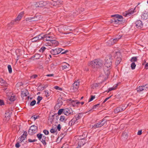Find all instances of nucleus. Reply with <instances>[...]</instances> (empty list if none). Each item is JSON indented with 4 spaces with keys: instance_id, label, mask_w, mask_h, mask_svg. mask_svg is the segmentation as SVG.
Returning <instances> with one entry per match:
<instances>
[{
    "instance_id": "f257e3e1",
    "label": "nucleus",
    "mask_w": 148,
    "mask_h": 148,
    "mask_svg": "<svg viewBox=\"0 0 148 148\" xmlns=\"http://www.w3.org/2000/svg\"><path fill=\"white\" fill-rule=\"evenodd\" d=\"M103 64L102 60L99 59H96L89 62L88 64V65L93 68H98L101 67Z\"/></svg>"
},
{
    "instance_id": "f03ea898",
    "label": "nucleus",
    "mask_w": 148,
    "mask_h": 148,
    "mask_svg": "<svg viewBox=\"0 0 148 148\" xmlns=\"http://www.w3.org/2000/svg\"><path fill=\"white\" fill-rule=\"evenodd\" d=\"M112 17H115L112 20V22L116 24H120L123 23V21L122 20L123 16L121 15L118 14H115L111 16Z\"/></svg>"
},
{
    "instance_id": "7ed1b4c3",
    "label": "nucleus",
    "mask_w": 148,
    "mask_h": 148,
    "mask_svg": "<svg viewBox=\"0 0 148 148\" xmlns=\"http://www.w3.org/2000/svg\"><path fill=\"white\" fill-rule=\"evenodd\" d=\"M112 56L109 55L107 56L105 59L104 64L106 67H111L112 65Z\"/></svg>"
},
{
    "instance_id": "20e7f679",
    "label": "nucleus",
    "mask_w": 148,
    "mask_h": 148,
    "mask_svg": "<svg viewBox=\"0 0 148 148\" xmlns=\"http://www.w3.org/2000/svg\"><path fill=\"white\" fill-rule=\"evenodd\" d=\"M106 121L107 120L104 118L102 120L100 121L98 123L95 124L94 125H92V128L96 129L97 127H101L106 124Z\"/></svg>"
},
{
    "instance_id": "39448f33",
    "label": "nucleus",
    "mask_w": 148,
    "mask_h": 148,
    "mask_svg": "<svg viewBox=\"0 0 148 148\" xmlns=\"http://www.w3.org/2000/svg\"><path fill=\"white\" fill-rule=\"evenodd\" d=\"M121 37L122 36L121 35H119V36H117L115 38H111L107 42L108 45L110 46L113 45L115 42L120 39Z\"/></svg>"
},
{
    "instance_id": "423d86ee",
    "label": "nucleus",
    "mask_w": 148,
    "mask_h": 148,
    "mask_svg": "<svg viewBox=\"0 0 148 148\" xmlns=\"http://www.w3.org/2000/svg\"><path fill=\"white\" fill-rule=\"evenodd\" d=\"M81 116L79 115H76L69 123V125H72L75 123H77L78 120L80 119Z\"/></svg>"
},
{
    "instance_id": "0eeeda50",
    "label": "nucleus",
    "mask_w": 148,
    "mask_h": 148,
    "mask_svg": "<svg viewBox=\"0 0 148 148\" xmlns=\"http://www.w3.org/2000/svg\"><path fill=\"white\" fill-rule=\"evenodd\" d=\"M63 50V49L61 48H56L51 49L50 52L52 55H56L60 53Z\"/></svg>"
},
{
    "instance_id": "6e6552de",
    "label": "nucleus",
    "mask_w": 148,
    "mask_h": 148,
    "mask_svg": "<svg viewBox=\"0 0 148 148\" xmlns=\"http://www.w3.org/2000/svg\"><path fill=\"white\" fill-rule=\"evenodd\" d=\"M27 132L26 131H24V133L18 139L19 143L24 142V141L25 140L27 136Z\"/></svg>"
},
{
    "instance_id": "1a4fd4ad",
    "label": "nucleus",
    "mask_w": 148,
    "mask_h": 148,
    "mask_svg": "<svg viewBox=\"0 0 148 148\" xmlns=\"http://www.w3.org/2000/svg\"><path fill=\"white\" fill-rule=\"evenodd\" d=\"M41 17L40 15L36 16L33 17L28 18H26V21H29V22L33 21H36L39 20Z\"/></svg>"
},
{
    "instance_id": "9d476101",
    "label": "nucleus",
    "mask_w": 148,
    "mask_h": 148,
    "mask_svg": "<svg viewBox=\"0 0 148 148\" xmlns=\"http://www.w3.org/2000/svg\"><path fill=\"white\" fill-rule=\"evenodd\" d=\"M87 133H86L84 135H82V136H84V138L82 139H80L78 141V144L81 146H83L86 143V140L84 138L85 137L87 136Z\"/></svg>"
},
{
    "instance_id": "9b49d317",
    "label": "nucleus",
    "mask_w": 148,
    "mask_h": 148,
    "mask_svg": "<svg viewBox=\"0 0 148 148\" xmlns=\"http://www.w3.org/2000/svg\"><path fill=\"white\" fill-rule=\"evenodd\" d=\"M47 4V3L46 1H41L36 2V3L35 4V5L36 7H40L45 6Z\"/></svg>"
},
{
    "instance_id": "f8f14e48",
    "label": "nucleus",
    "mask_w": 148,
    "mask_h": 148,
    "mask_svg": "<svg viewBox=\"0 0 148 148\" xmlns=\"http://www.w3.org/2000/svg\"><path fill=\"white\" fill-rule=\"evenodd\" d=\"M148 88V84H147L140 86L137 88V91L138 92H140L142 91L143 90H146Z\"/></svg>"
},
{
    "instance_id": "ddd939ff",
    "label": "nucleus",
    "mask_w": 148,
    "mask_h": 148,
    "mask_svg": "<svg viewBox=\"0 0 148 148\" xmlns=\"http://www.w3.org/2000/svg\"><path fill=\"white\" fill-rule=\"evenodd\" d=\"M73 111L71 108H66L64 109V114L66 116L73 114Z\"/></svg>"
},
{
    "instance_id": "4468645a",
    "label": "nucleus",
    "mask_w": 148,
    "mask_h": 148,
    "mask_svg": "<svg viewBox=\"0 0 148 148\" xmlns=\"http://www.w3.org/2000/svg\"><path fill=\"white\" fill-rule=\"evenodd\" d=\"M111 69V67H106L105 66L104 68V72L105 74L107 75H108L110 73V70Z\"/></svg>"
},
{
    "instance_id": "2eb2a0df",
    "label": "nucleus",
    "mask_w": 148,
    "mask_h": 148,
    "mask_svg": "<svg viewBox=\"0 0 148 148\" xmlns=\"http://www.w3.org/2000/svg\"><path fill=\"white\" fill-rule=\"evenodd\" d=\"M79 85V82L77 81L75 82L73 84L72 87L74 91L77 90Z\"/></svg>"
},
{
    "instance_id": "dca6fc26",
    "label": "nucleus",
    "mask_w": 148,
    "mask_h": 148,
    "mask_svg": "<svg viewBox=\"0 0 148 148\" xmlns=\"http://www.w3.org/2000/svg\"><path fill=\"white\" fill-rule=\"evenodd\" d=\"M125 108H122V107L120 106L117 107L114 110V112L115 113H117L123 111Z\"/></svg>"
},
{
    "instance_id": "f3484780",
    "label": "nucleus",
    "mask_w": 148,
    "mask_h": 148,
    "mask_svg": "<svg viewBox=\"0 0 148 148\" xmlns=\"http://www.w3.org/2000/svg\"><path fill=\"white\" fill-rule=\"evenodd\" d=\"M136 26L138 28H140L142 27L143 26V24L140 20L137 21L136 22Z\"/></svg>"
},
{
    "instance_id": "a211bd4d",
    "label": "nucleus",
    "mask_w": 148,
    "mask_h": 148,
    "mask_svg": "<svg viewBox=\"0 0 148 148\" xmlns=\"http://www.w3.org/2000/svg\"><path fill=\"white\" fill-rule=\"evenodd\" d=\"M53 39L52 36H49V34H45L44 40L50 41L51 42Z\"/></svg>"
},
{
    "instance_id": "6ab92c4d",
    "label": "nucleus",
    "mask_w": 148,
    "mask_h": 148,
    "mask_svg": "<svg viewBox=\"0 0 148 148\" xmlns=\"http://www.w3.org/2000/svg\"><path fill=\"white\" fill-rule=\"evenodd\" d=\"M11 111H10V112H8L7 111L6 112L5 114L4 119L6 121H8L10 119V117L11 116Z\"/></svg>"
},
{
    "instance_id": "aec40b11",
    "label": "nucleus",
    "mask_w": 148,
    "mask_h": 148,
    "mask_svg": "<svg viewBox=\"0 0 148 148\" xmlns=\"http://www.w3.org/2000/svg\"><path fill=\"white\" fill-rule=\"evenodd\" d=\"M58 44L57 41L55 40H52L49 43V44H48V45L56 46H57Z\"/></svg>"
},
{
    "instance_id": "412c9836",
    "label": "nucleus",
    "mask_w": 148,
    "mask_h": 148,
    "mask_svg": "<svg viewBox=\"0 0 148 148\" xmlns=\"http://www.w3.org/2000/svg\"><path fill=\"white\" fill-rule=\"evenodd\" d=\"M136 8L134 9L131 8L128 12V13L126 14V16H129L133 14L135 12Z\"/></svg>"
},
{
    "instance_id": "4be33fe9",
    "label": "nucleus",
    "mask_w": 148,
    "mask_h": 148,
    "mask_svg": "<svg viewBox=\"0 0 148 148\" xmlns=\"http://www.w3.org/2000/svg\"><path fill=\"white\" fill-rule=\"evenodd\" d=\"M70 66V65L66 62H64L63 63L62 66V70H64L66 68H69Z\"/></svg>"
},
{
    "instance_id": "5701e85b",
    "label": "nucleus",
    "mask_w": 148,
    "mask_h": 148,
    "mask_svg": "<svg viewBox=\"0 0 148 148\" xmlns=\"http://www.w3.org/2000/svg\"><path fill=\"white\" fill-rule=\"evenodd\" d=\"M60 121L62 122H65L66 120V118L64 115H61L59 119Z\"/></svg>"
},
{
    "instance_id": "b1692460",
    "label": "nucleus",
    "mask_w": 148,
    "mask_h": 148,
    "mask_svg": "<svg viewBox=\"0 0 148 148\" xmlns=\"http://www.w3.org/2000/svg\"><path fill=\"white\" fill-rule=\"evenodd\" d=\"M37 36L38 37V40H40L43 39L44 40L45 35H44L43 34H41Z\"/></svg>"
},
{
    "instance_id": "393cba45",
    "label": "nucleus",
    "mask_w": 148,
    "mask_h": 148,
    "mask_svg": "<svg viewBox=\"0 0 148 148\" xmlns=\"http://www.w3.org/2000/svg\"><path fill=\"white\" fill-rule=\"evenodd\" d=\"M45 139L46 137L45 136H43L42 138H41V140H40L42 143L44 145H46V142H45Z\"/></svg>"
},
{
    "instance_id": "a878e982",
    "label": "nucleus",
    "mask_w": 148,
    "mask_h": 148,
    "mask_svg": "<svg viewBox=\"0 0 148 148\" xmlns=\"http://www.w3.org/2000/svg\"><path fill=\"white\" fill-rule=\"evenodd\" d=\"M80 102L77 101V100H73L71 102V103L73 106H75L76 105L79 104Z\"/></svg>"
},
{
    "instance_id": "bb28decb",
    "label": "nucleus",
    "mask_w": 148,
    "mask_h": 148,
    "mask_svg": "<svg viewBox=\"0 0 148 148\" xmlns=\"http://www.w3.org/2000/svg\"><path fill=\"white\" fill-rule=\"evenodd\" d=\"M23 13H21L19 14L17 17L16 18L15 20V21H18L20 20L22 17V15H23Z\"/></svg>"
},
{
    "instance_id": "cd10ccee",
    "label": "nucleus",
    "mask_w": 148,
    "mask_h": 148,
    "mask_svg": "<svg viewBox=\"0 0 148 148\" xmlns=\"http://www.w3.org/2000/svg\"><path fill=\"white\" fill-rule=\"evenodd\" d=\"M54 126H55V128H51L50 130H56V128H57V130H60L61 129V125L60 124L58 125H54Z\"/></svg>"
},
{
    "instance_id": "c85d7f7f",
    "label": "nucleus",
    "mask_w": 148,
    "mask_h": 148,
    "mask_svg": "<svg viewBox=\"0 0 148 148\" xmlns=\"http://www.w3.org/2000/svg\"><path fill=\"white\" fill-rule=\"evenodd\" d=\"M137 57H133L131 58L130 60V61L132 62H136L137 61Z\"/></svg>"
},
{
    "instance_id": "c756f323",
    "label": "nucleus",
    "mask_w": 148,
    "mask_h": 148,
    "mask_svg": "<svg viewBox=\"0 0 148 148\" xmlns=\"http://www.w3.org/2000/svg\"><path fill=\"white\" fill-rule=\"evenodd\" d=\"M30 40L31 41V42H34L37 41L38 40V37L36 36L34 37V38L31 39H30Z\"/></svg>"
},
{
    "instance_id": "7c9ffc66",
    "label": "nucleus",
    "mask_w": 148,
    "mask_h": 148,
    "mask_svg": "<svg viewBox=\"0 0 148 148\" xmlns=\"http://www.w3.org/2000/svg\"><path fill=\"white\" fill-rule=\"evenodd\" d=\"M117 86H118V85L116 84L115 86H114L112 87H111V88H110L108 89V92L110 91H111V90H115L116 88L117 87Z\"/></svg>"
},
{
    "instance_id": "2f4dec72",
    "label": "nucleus",
    "mask_w": 148,
    "mask_h": 148,
    "mask_svg": "<svg viewBox=\"0 0 148 148\" xmlns=\"http://www.w3.org/2000/svg\"><path fill=\"white\" fill-rule=\"evenodd\" d=\"M44 136H45L44 135L41 134H38L37 135V137L38 138L39 140H41V138H42V137Z\"/></svg>"
},
{
    "instance_id": "473e14b6",
    "label": "nucleus",
    "mask_w": 148,
    "mask_h": 148,
    "mask_svg": "<svg viewBox=\"0 0 148 148\" xmlns=\"http://www.w3.org/2000/svg\"><path fill=\"white\" fill-rule=\"evenodd\" d=\"M16 99V98L15 96L14 95H12L9 98V100L11 101H13L15 100Z\"/></svg>"
},
{
    "instance_id": "72a5a7b5",
    "label": "nucleus",
    "mask_w": 148,
    "mask_h": 148,
    "mask_svg": "<svg viewBox=\"0 0 148 148\" xmlns=\"http://www.w3.org/2000/svg\"><path fill=\"white\" fill-rule=\"evenodd\" d=\"M38 129V127L35 125H33L31 126L29 130H37Z\"/></svg>"
},
{
    "instance_id": "f704fd0d",
    "label": "nucleus",
    "mask_w": 148,
    "mask_h": 148,
    "mask_svg": "<svg viewBox=\"0 0 148 148\" xmlns=\"http://www.w3.org/2000/svg\"><path fill=\"white\" fill-rule=\"evenodd\" d=\"M64 109H60L58 112V114L60 115L62 113L64 114Z\"/></svg>"
},
{
    "instance_id": "c9c22d12",
    "label": "nucleus",
    "mask_w": 148,
    "mask_h": 148,
    "mask_svg": "<svg viewBox=\"0 0 148 148\" xmlns=\"http://www.w3.org/2000/svg\"><path fill=\"white\" fill-rule=\"evenodd\" d=\"M121 59L120 58H118L116 62V65H118L121 62Z\"/></svg>"
},
{
    "instance_id": "e433bc0d",
    "label": "nucleus",
    "mask_w": 148,
    "mask_h": 148,
    "mask_svg": "<svg viewBox=\"0 0 148 148\" xmlns=\"http://www.w3.org/2000/svg\"><path fill=\"white\" fill-rule=\"evenodd\" d=\"M136 64H135V62H133L131 64V68L132 69H134L136 67Z\"/></svg>"
},
{
    "instance_id": "4c0bfd02",
    "label": "nucleus",
    "mask_w": 148,
    "mask_h": 148,
    "mask_svg": "<svg viewBox=\"0 0 148 148\" xmlns=\"http://www.w3.org/2000/svg\"><path fill=\"white\" fill-rule=\"evenodd\" d=\"M147 14L145 13H143L141 16V18L143 19H146L147 18Z\"/></svg>"
},
{
    "instance_id": "58836bf2",
    "label": "nucleus",
    "mask_w": 148,
    "mask_h": 148,
    "mask_svg": "<svg viewBox=\"0 0 148 148\" xmlns=\"http://www.w3.org/2000/svg\"><path fill=\"white\" fill-rule=\"evenodd\" d=\"M39 116L34 115L31 117V119H33L34 121H35L36 120V119H37L38 118H39Z\"/></svg>"
},
{
    "instance_id": "ea45409f",
    "label": "nucleus",
    "mask_w": 148,
    "mask_h": 148,
    "mask_svg": "<svg viewBox=\"0 0 148 148\" xmlns=\"http://www.w3.org/2000/svg\"><path fill=\"white\" fill-rule=\"evenodd\" d=\"M8 68L9 73H11L12 72V69L11 65H8Z\"/></svg>"
},
{
    "instance_id": "a19ab883",
    "label": "nucleus",
    "mask_w": 148,
    "mask_h": 148,
    "mask_svg": "<svg viewBox=\"0 0 148 148\" xmlns=\"http://www.w3.org/2000/svg\"><path fill=\"white\" fill-rule=\"evenodd\" d=\"M98 86V84L97 83H95L93 84L92 85V88H94L96 87H97Z\"/></svg>"
},
{
    "instance_id": "79ce46f5",
    "label": "nucleus",
    "mask_w": 148,
    "mask_h": 148,
    "mask_svg": "<svg viewBox=\"0 0 148 148\" xmlns=\"http://www.w3.org/2000/svg\"><path fill=\"white\" fill-rule=\"evenodd\" d=\"M46 49V48L45 47H42L40 49L39 51L40 52L43 53L45 51Z\"/></svg>"
},
{
    "instance_id": "37998d69",
    "label": "nucleus",
    "mask_w": 148,
    "mask_h": 148,
    "mask_svg": "<svg viewBox=\"0 0 148 148\" xmlns=\"http://www.w3.org/2000/svg\"><path fill=\"white\" fill-rule=\"evenodd\" d=\"M123 136L125 138H126L127 137L128 133L127 132H123L122 134Z\"/></svg>"
},
{
    "instance_id": "c03bdc74",
    "label": "nucleus",
    "mask_w": 148,
    "mask_h": 148,
    "mask_svg": "<svg viewBox=\"0 0 148 148\" xmlns=\"http://www.w3.org/2000/svg\"><path fill=\"white\" fill-rule=\"evenodd\" d=\"M54 88L56 90H62V89L61 88L59 87L58 86H55L54 87Z\"/></svg>"
},
{
    "instance_id": "a18cd8bd",
    "label": "nucleus",
    "mask_w": 148,
    "mask_h": 148,
    "mask_svg": "<svg viewBox=\"0 0 148 148\" xmlns=\"http://www.w3.org/2000/svg\"><path fill=\"white\" fill-rule=\"evenodd\" d=\"M66 132H62L60 134V136L62 137L61 138V140L63 138V137L66 134Z\"/></svg>"
},
{
    "instance_id": "49530a36",
    "label": "nucleus",
    "mask_w": 148,
    "mask_h": 148,
    "mask_svg": "<svg viewBox=\"0 0 148 148\" xmlns=\"http://www.w3.org/2000/svg\"><path fill=\"white\" fill-rule=\"evenodd\" d=\"M50 132L52 134H55L56 135H57L58 133L57 130H50Z\"/></svg>"
},
{
    "instance_id": "de8ad7c7",
    "label": "nucleus",
    "mask_w": 148,
    "mask_h": 148,
    "mask_svg": "<svg viewBox=\"0 0 148 148\" xmlns=\"http://www.w3.org/2000/svg\"><path fill=\"white\" fill-rule=\"evenodd\" d=\"M36 102V101L34 100L31 102L30 105L31 106H33L35 104Z\"/></svg>"
},
{
    "instance_id": "09e8293b",
    "label": "nucleus",
    "mask_w": 148,
    "mask_h": 148,
    "mask_svg": "<svg viewBox=\"0 0 148 148\" xmlns=\"http://www.w3.org/2000/svg\"><path fill=\"white\" fill-rule=\"evenodd\" d=\"M95 98V96L92 95L91 96V98L88 101V102L92 101Z\"/></svg>"
},
{
    "instance_id": "8fccbe9b",
    "label": "nucleus",
    "mask_w": 148,
    "mask_h": 148,
    "mask_svg": "<svg viewBox=\"0 0 148 148\" xmlns=\"http://www.w3.org/2000/svg\"><path fill=\"white\" fill-rule=\"evenodd\" d=\"M19 143V141H18V142L15 145V147L17 148L19 147L20 146L19 143Z\"/></svg>"
},
{
    "instance_id": "3c124183",
    "label": "nucleus",
    "mask_w": 148,
    "mask_h": 148,
    "mask_svg": "<svg viewBox=\"0 0 148 148\" xmlns=\"http://www.w3.org/2000/svg\"><path fill=\"white\" fill-rule=\"evenodd\" d=\"M28 140L29 142L32 143L36 142L37 141V140L36 139H34L33 140H32L30 139H29Z\"/></svg>"
},
{
    "instance_id": "603ef678",
    "label": "nucleus",
    "mask_w": 148,
    "mask_h": 148,
    "mask_svg": "<svg viewBox=\"0 0 148 148\" xmlns=\"http://www.w3.org/2000/svg\"><path fill=\"white\" fill-rule=\"evenodd\" d=\"M43 132L46 135H48L49 133V131L47 130H43Z\"/></svg>"
},
{
    "instance_id": "864d4df0",
    "label": "nucleus",
    "mask_w": 148,
    "mask_h": 148,
    "mask_svg": "<svg viewBox=\"0 0 148 148\" xmlns=\"http://www.w3.org/2000/svg\"><path fill=\"white\" fill-rule=\"evenodd\" d=\"M40 56L38 54H36L34 55V57H36V59H39Z\"/></svg>"
},
{
    "instance_id": "5fc2aeb1",
    "label": "nucleus",
    "mask_w": 148,
    "mask_h": 148,
    "mask_svg": "<svg viewBox=\"0 0 148 148\" xmlns=\"http://www.w3.org/2000/svg\"><path fill=\"white\" fill-rule=\"evenodd\" d=\"M42 99V97L40 96H38L37 98V100L38 101H41Z\"/></svg>"
},
{
    "instance_id": "6e6d98bb",
    "label": "nucleus",
    "mask_w": 148,
    "mask_h": 148,
    "mask_svg": "<svg viewBox=\"0 0 148 148\" xmlns=\"http://www.w3.org/2000/svg\"><path fill=\"white\" fill-rule=\"evenodd\" d=\"M45 94L46 97H48L49 96V93L48 90H45Z\"/></svg>"
},
{
    "instance_id": "4d7b16f0",
    "label": "nucleus",
    "mask_w": 148,
    "mask_h": 148,
    "mask_svg": "<svg viewBox=\"0 0 148 148\" xmlns=\"http://www.w3.org/2000/svg\"><path fill=\"white\" fill-rule=\"evenodd\" d=\"M4 105V103L3 101L2 100L0 99V105L2 106Z\"/></svg>"
},
{
    "instance_id": "13d9d810",
    "label": "nucleus",
    "mask_w": 148,
    "mask_h": 148,
    "mask_svg": "<svg viewBox=\"0 0 148 148\" xmlns=\"http://www.w3.org/2000/svg\"><path fill=\"white\" fill-rule=\"evenodd\" d=\"M62 51V52H61V54H64L66 53L67 52H68V51L67 50H65L64 51Z\"/></svg>"
},
{
    "instance_id": "bf43d9fd",
    "label": "nucleus",
    "mask_w": 148,
    "mask_h": 148,
    "mask_svg": "<svg viewBox=\"0 0 148 148\" xmlns=\"http://www.w3.org/2000/svg\"><path fill=\"white\" fill-rule=\"evenodd\" d=\"M111 97V96L109 97H107L106 99H105L103 101V103H104L105 102L108 100Z\"/></svg>"
},
{
    "instance_id": "052dcab7",
    "label": "nucleus",
    "mask_w": 148,
    "mask_h": 148,
    "mask_svg": "<svg viewBox=\"0 0 148 148\" xmlns=\"http://www.w3.org/2000/svg\"><path fill=\"white\" fill-rule=\"evenodd\" d=\"M54 75L53 74H47V75H46V76H47V77H53L54 76Z\"/></svg>"
},
{
    "instance_id": "680f3d73",
    "label": "nucleus",
    "mask_w": 148,
    "mask_h": 148,
    "mask_svg": "<svg viewBox=\"0 0 148 148\" xmlns=\"http://www.w3.org/2000/svg\"><path fill=\"white\" fill-rule=\"evenodd\" d=\"M99 105V104H96V105H95L92 108L93 109H95Z\"/></svg>"
},
{
    "instance_id": "e2e57ef3",
    "label": "nucleus",
    "mask_w": 148,
    "mask_h": 148,
    "mask_svg": "<svg viewBox=\"0 0 148 148\" xmlns=\"http://www.w3.org/2000/svg\"><path fill=\"white\" fill-rule=\"evenodd\" d=\"M37 77V75H34L32 76L31 78H35Z\"/></svg>"
},
{
    "instance_id": "0e129e2a",
    "label": "nucleus",
    "mask_w": 148,
    "mask_h": 148,
    "mask_svg": "<svg viewBox=\"0 0 148 148\" xmlns=\"http://www.w3.org/2000/svg\"><path fill=\"white\" fill-rule=\"evenodd\" d=\"M142 130H140L138 132L137 134L138 135H140L142 134Z\"/></svg>"
},
{
    "instance_id": "69168bd1",
    "label": "nucleus",
    "mask_w": 148,
    "mask_h": 148,
    "mask_svg": "<svg viewBox=\"0 0 148 148\" xmlns=\"http://www.w3.org/2000/svg\"><path fill=\"white\" fill-rule=\"evenodd\" d=\"M145 69H148V63H147L145 64Z\"/></svg>"
},
{
    "instance_id": "338daca9",
    "label": "nucleus",
    "mask_w": 148,
    "mask_h": 148,
    "mask_svg": "<svg viewBox=\"0 0 148 148\" xmlns=\"http://www.w3.org/2000/svg\"><path fill=\"white\" fill-rule=\"evenodd\" d=\"M6 82L5 81V80H4L3 79L2 80V81H1V84H2V85L4 84L5 83V82Z\"/></svg>"
},
{
    "instance_id": "774afa93",
    "label": "nucleus",
    "mask_w": 148,
    "mask_h": 148,
    "mask_svg": "<svg viewBox=\"0 0 148 148\" xmlns=\"http://www.w3.org/2000/svg\"><path fill=\"white\" fill-rule=\"evenodd\" d=\"M3 85L5 87H7L8 85V84L6 82Z\"/></svg>"
}]
</instances>
